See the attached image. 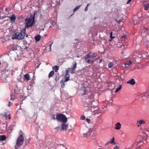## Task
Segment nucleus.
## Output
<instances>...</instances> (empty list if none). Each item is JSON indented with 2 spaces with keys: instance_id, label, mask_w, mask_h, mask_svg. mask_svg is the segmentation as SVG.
Here are the masks:
<instances>
[{
  "instance_id": "1",
  "label": "nucleus",
  "mask_w": 149,
  "mask_h": 149,
  "mask_svg": "<svg viewBox=\"0 0 149 149\" xmlns=\"http://www.w3.org/2000/svg\"><path fill=\"white\" fill-rule=\"evenodd\" d=\"M94 101L93 97L91 96L86 98L83 102V106L86 108V110L88 111V113H91L93 112L94 113L93 114H94L97 113V110L95 109V106L93 104Z\"/></svg>"
},
{
  "instance_id": "2",
  "label": "nucleus",
  "mask_w": 149,
  "mask_h": 149,
  "mask_svg": "<svg viewBox=\"0 0 149 149\" xmlns=\"http://www.w3.org/2000/svg\"><path fill=\"white\" fill-rule=\"evenodd\" d=\"M25 30L26 28L31 27L35 24V17L31 15L30 17L27 18L25 19Z\"/></svg>"
},
{
  "instance_id": "3",
  "label": "nucleus",
  "mask_w": 149,
  "mask_h": 149,
  "mask_svg": "<svg viewBox=\"0 0 149 149\" xmlns=\"http://www.w3.org/2000/svg\"><path fill=\"white\" fill-rule=\"evenodd\" d=\"M25 29H22L20 33H15L14 37H12L13 39H24V37L26 36H28V35H26Z\"/></svg>"
},
{
  "instance_id": "4",
  "label": "nucleus",
  "mask_w": 149,
  "mask_h": 149,
  "mask_svg": "<svg viewBox=\"0 0 149 149\" xmlns=\"http://www.w3.org/2000/svg\"><path fill=\"white\" fill-rule=\"evenodd\" d=\"M24 141V138L22 134H20L18 137L16 141V145L15 146V149H19V146L23 145Z\"/></svg>"
},
{
  "instance_id": "5",
  "label": "nucleus",
  "mask_w": 149,
  "mask_h": 149,
  "mask_svg": "<svg viewBox=\"0 0 149 149\" xmlns=\"http://www.w3.org/2000/svg\"><path fill=\"white\" fill-rule=\"evenodd\" d=\"M56 119L59 122H62L63 123H65L67 121V119L65 116L61 114H57Z\"/></svg>"
},
{
  "instance_id": "6",
  "label": "nucleus",
  "mask_w": 149,
  "mask_h": 149,
  "mask_svg": "<svg viewBox=\"0 0 149 149\" xmlns=\"http://www.w3.org/2000/svg\"><path fill=\"white\" fill-rule=\"evenodd\" d=\"M1 115L6 120H9L11 118L10 113L7 110L3 112L1 114Z\"/></svg>"
},
{
  "instance_id": "7",
  "label": "nucleus",
  "mask_w": 149,
  "mask_h": 149,
  "mask_svg": "<svg viewBox=\"0 0 149 149\" xmlns=\"http://www.w3.org/2000/svg\"><path fill=\"white\" fill-rule=\"evenodd\" d=\"M139 95L142 97L143 100L149 98V89L144 93H141Z\"/></svg>"
},
{
  "instance_id": "8",
  "label": "nucleus",
  "mask_w": 149,
  "mask_h": 149,
  "mask_svg": "<svg viewBox=\"0 0 149 149\" xmlns=\"http://www.w3.org/2000/svg\"><path fill=\"white\" fill-rule=\"evenodd\" d=\"M142 133L143 134V136L146 137L147 140H149V128L144 129L143 130Z\"/></svg>"
},
{
  "instance_id": "9",
  "label": "nucleus",
  "mask_w": 149,
  "mask_h": 149,
  "mask_svg": "<svg viewBox=\"0 0 149 149\" xmlns=\"http://www.w3.org/2000/svg\"><path fill=\"white\" fill-rule=\"evenodd\" d=\"M7 124L6 123H3L1 126V133L6 131L7 127Z\"/></svg>"
},
{
  "instance_id": "10",
  "label": "nucleus",
  "mask_w": 149,
  "mask_h": 149,
  "mask_svg": "<svg viewBox=\"0 0 149 149\" xmlns=\"http://www.w3.org/2000/svg\"><path fill=\"white\" fill-rule=\"evenodd\" d=\"M14 91V93H12L10 95L11 98L10 100H14L15 98L19 97L17 93L16 92H15V90Z\"/></svg>"
},
{
  "instance_id": "11",
  "label": "nucleus",
  "mask_w": 149,
  "mask_h": 149,
  "mask_svg": "<svg viewBox=\"0 0 149 149\" xmlns=\"http://www.w3.org/2000/svg\"><path fill=\"white\" fill-rule=\"evenodd\" d=\"M80 92L82 95H86L87 93L86 88L84 86L82 87L81 88Z\"/></svg>"
},
{
  "instance_id": "12",
  "label": "nucleus",
  "mask_w": 149,
  "mask_h": 149,
  "mask_svg": "<svg viewBox=\"0 0 149 149\" xmlns=\"http://www.w3.org/2000/svg\"><path fill=\"white\" fill-rule=\"evenodd\" d=\"M146 123V121L143 120H137L136 122V125L138 127H139L143 124H145Z\"/></svg>"
},
{
  "instance_id": "13",
  "label": "nucleus",
  "mask_w": 149,
  "mask_h": 149,
  "mask_svg": "<svg viewBox=\"0 0 149 149\" xmlns=\"http://www.w3.org/2000/svg\"><path fill=\"white\" fill-rule=\"evenodd\" d=\"M147 142V141L144 139H143L142 140L139 141L138 142L137 145H138V146H141L143 144L146 143Z\"/></svg>"
},
{
  "instance_id": "14",
  "label": "nucleus",
  "mask_w": 149,
  "mask_h": 149,
  "mask_svg": "<svg viewBox=\"0 0 149 149\" xmlns=\"http://www.w3.org/2000/svg\"><path fill=\"white\" fill-rule=\"evenodd\" d=\"M9 18L10 19L11 23H13L15 22L16 17L14 14H12L11 16L9 17Z\"/></svg>"
},
{
  "instance_id": "15",
  "label": "nucleus",
  "mask_w": 149,
  "mask_h": 149,
  "mask_svg": "<svg viewBox=\"0 0 149 149\" xmlns=\"http://www.w3.org/2000/svg\"><path fill=\"white\" fill-rule=\"evenodd\" d=\"M121 125L120 123L118 122L115 124L114 128L116 130H119L121 128Z\"/></svg>"
},
{
  "instance_id": "16",
  "label": "nucleus",
  "mask_w": 149,
  "mask_h": 149,
  "mask_svg": "<svg viewBox=\"0 0 149 149\" xmlns=\"http://www.w3.org/2000/svg\"><path fill=\"white\" fill-rule=\"evenodd\" d=\"M127 84H129L132 85H134L135 84V81L133 79H132L127 81Z\"/></svg>"
},
{
  "instance_id": "17",
  "label": "nucleus",
  "mask_w": 149,
  "mask_h": 149,
  "mask_svg": "<svg viewBox=\"0 0 149 149\" xmlns=\"http://www.w3.org/2000/svg\"><path fill=\"white\" fill-rule=\"evenodd\" d=\"M68 125L65 123H63L61 125V129L63 130H66L67 129Z\"/></svg>"
},
{
  "instance_id": "18",
  "label": "nucleus",
  "mask_w": 149,
  "mask_h": 149,
  "mask_svg": "<svg viewBox=\"0 0 149 149\" xmlns=\"http://www.w3.org/2000/svg\"><path fill=\"white\" fill-rule=\"evenodd\" d=\"M131 64L132 62L131 61H127L125 64V67L126 68H128L131 65Z\"/></svg>"
},
{
  "instance_id": "19",
  "label": "nucleus",
  "mask_w": 149,
  "mask_h": 149,
  "mask_svg": "<svg viewBox=\"0 0 149 149\" xmlns=\"http://www.w3.org/2000/svg\"><path fill=\"white\" fill-rule=\"evenodd\" d=\"M77 63L76 62H74L72 63V66L71 67V69L72 70H74L77 68Z\"/></svg>"
},
{
  "instance_id": "20",
  "label": "nucleus",
  "mask_w": 149,
  "mask_h": 149,
  "mask_svg": "<svg viewBox=\"0 0 149 149\" xmlns=\"http://www.w3.org/2000/svg\"><path fill=\"white\" fill-rule=\"evenodd\" d=\"M8 66V64L6 62H4L2 64V68L5 69L7 68Z\"/></svg>"
},
{
  "instance_id": "21",
  "label": "nucleus",
  "mask_w": 149,
  "mask_h": 149,
  "mask_svg": "<svg viewBox=\"0 0 149 149\" xmlns=\"http://www.w3.org/2000/svg\"><path fill=\"white\" fill-rule=\"evenodd\" d=\"M114 138L113 137L112 139H111V140L110 141H109L107 143V144L109 143L112 144H115V143L114 142Z\"/></svg>"
},
{
  "instance_id": "22",
  "label": "nucleus",
  "mask_w": 149,
  "mask_h": 149,
  "mask_svg": "<svg viewBox=\"0 0 149 149\" xmlns=\"http://www.w3.org/2000/svg\"><path fill=\"white\" fill-rule=\"evenodd\" d=\"M41 37L39 35L36 36L35 37V39L36 41H38L40 39Z\"/></svg>"
},
{
  "instance_id": "23",
  "label": "nucleus",
  "mask_w": 149,
  "mask_h": 149,
  "mask_svg": "<svg viewBox=\"0 0 149 149\" xmlns=\"http://www.w3.org/2000/svg\"><path fill=\"white\" fill-rule=\"evenodd\" d=\"M6 139V137L5 135H1V141H5Z\"/></svg>"
},
{
  "instance_id": "24",
  "label": "nucleus",
  "mask_w": 149,
  "mask_h": 149,
  "mask_svg": "<svg viewBox=\"0 0 149 149\" xmlns=\"http://www.w3.org/2000/svg\"><path fill=\"white\" fill-rule=\"evenodd\" d=\"M24 77L28 81L29 80H30V78L29 77V75L28 74H25L24 75Z\"/></svg>"
},
{
  "instance_id": "25",
  "label": "nucleus",
  "mask_w": 149,
  "mask_h": 149,
  "mask_svg": "<svg viewBox=\"0 0 149 149\" xmlns=\"http://www.w3.org/2000/svg\"><path fill=\"white\" fill-rule=\"evenodd\" d=\"M54 72L53 70L51 71L49 74L48 77L49 78L52 77L54 74Z\"/></svg>"
},
{
  "instance_id": "26",
  "label": "nucleus",
  "mask_w": 149,
  "mask_h": 149,
  "mask_svg": "<svg viewBox=\"0 0 149 149\" xmlns=\"http://www.w3.org/2000/svg\"><path fill=\"white\" fill-rule=\"evenodd\" d=\"M58 66L57 65H55V66L53 67V69L55 70L56 72L58 71Z\"/></svg>"
},
{
  "instance_id": "27",
  "label": "nucleus",
  "mask_w": 149,
  "mask_h": 149,
  "mask_svg": "<svg viewBox=\"0 0 149 149\" xmlns=\"http://www.w3.org/2000/svg\"><path fill=\"white\" fill-rule=\"evenodd\" d=\"M114 64L112 62H109L108 63V67L109 68H111L113 67Z\"/></svg>"
},
{
  "instance_id": "28",
  "label": "nucleus",
  "mask_w": 149,
  "mask_h": 149,
  "mask_svg": "<svg viewBox=\"0 0 149 149\" xmlns=\"http://www.w3.org/2000/svg\"><path fill=\"white\" fill-rule=\"evenodd\" d=\"M65 79L64 81V82H66L68 81L70 79V75H68V76H65Z\"/></svg>"
},
{
  "instance_id": "29",
  "label": "nucleus",
  "mask_w": 149,
  "mask_h": 149,
  "mask_svg": "<svg viewBox=\"0 0 149 149\" xmlns=\"http://www.w3.org/2000/svg\"><path fill=\"white\" fill-rule=\"evenodd\" d=\"M149 8V4H146L144 5V9L147 10H148Z\"/></svg>"
},
{
  "instance_id": "30",
  "label": "nucleus",
  "mask_w": 149,
  "mask_h": 149,
  "mask_svg": "<svg viewBox=\"0 0 149 149\" xmlns=\"http://www.w3.org/2000/svg\"><path fill=\"white\" fill-rule=\"evenodd\" d=\"M55 143L52 142L50 144V147L51 148H53L55 149Z\"/></svg>"
},
{
  "instance_id": "31",
  "label": "nucleus",
  "mask_w": 149,
  "mask_h": 149,
  "mask_svg": "<svg viewBox=\"0 0 149 149\" xmlns=\"http://www.w3.org/2000/svg\"><path fill=\"white\" fill-rule=\"evenodd\" d=\"M70 70H71V68H68V69L66 70L65 75V76H68V75H69V71Z\"/></svg>"
},
{
  "instance_id": "32",
  "label": "nucleus",
  "mask_w": 149,
  "mask_h": 149,
  "mask_svg": "<svg viewBox=\"0 0 149 149\" xmlns=\"http://www.w3.org/2000/svg\"><path fill=\"white\" fill-rule=\"evenodd\" d=\"M122 87V85H119V87L117 88L116 90V91H115V93H116L119 91L121 88Z\"/></svg>"
},
{
  "instance_id": "33",
  "label": "nucleus",
  "mask_w": 149,
  "mask_h": 149,
  "mask_svg": "<svg viewBox=\"0 0 149 149\" xmlns=\"http://www.w3.org/2000/svg\"><path fill=\"white\" fill-rule=\"evenodd\" d=\"M89 58H93L94 57H95V55L96 54L95 53H93L92 54H91V53H89Z\"/></svg>"
},
{
  "instance_id": "34",
  "label": "nucleus",
  "mask_w": 149,
  "mask_h": 149,
  "mask_svg": "<svg viewBox=\"0 0 149 149\" xmlns=\"http://www.w3.org/2000/svg\"><path fill=\"white\" fill-rule=\"evenodd\" d=\"M81 6V5H80L76 7L75 8L73 9V11L74 12L76 10L78 9Z\"/></svg>"
},
{
  "instance_id": "35",
  "label": "nucleus",
  "mask_w": 149,
  "mask_h": 149,
  "mask_svg": "<svg viewBox=\"0 0 149 149\" xmlns=\"http://www.w3.org/2000/svg\"><path fill=\"white\" fill-rule=\"evenodd\" d=\"M134 147L133 146H131L129 147H127L125 148V149H135L134 148Z\"/></svg>"
},
{
  "instance_id": "36",
  "label": "nucleus",
  "mask_w": 149,
  "mask_h": 149,
  "mask_svg": "<svg viewBox=\"0 0 149 149\" xmlns=\"http://www.w3.org/2000/svg\"><path fill=\"white\" fill-rule=\"evenodd\" d=\"M106 110V108H105V109H102V110H101L100 111L98 112L99 113H104V111H105V110Z\"/></svg>"
},
{
  "instance_id": "37",
  "label": "nucleus",
  "mask_w": 149,
  "mask_h": 149,
  "mask_svg": "<svg viewBox=\"0 0 149 149\" xmlns=\"http://www.w3.org/2000/svg\"><path fill=\"white\" fill-rule=\"evenodd\" d=\"M65 82H64L63 80H62L60 82L61 83L63 84L61 85V87L63 88L65 86Z\"/></svg>"
},
{
  "instance_id": "38",
  "label": "nucleus",
  "mask_w": 149,
  "mask_h": 149,
  "mask_svg": "<svg viewBox=\"0 0 149 149\" xmlns=\"http://www.w3.org/2000/svg\"><path fill=\"white\" fill-rule=\"evenodd\" d=\"M86 62L89 63L93 64L94 63V61H92V60H87V61H86Z\"/></svg>"
},
{
  "instance_id": "39",
  "label": "nucleus",
  "mask_w": 149,
  "mask_h": 149,
  "mask_svg": "<svg viewBox=\"0 0 149 149\" xmlns=\"http://www.w3.org/2000/svg\"><path fill=\"white\" fill-rule=\"evenodd\" d=\"M88 58H89V54H88L85 56L84 58L86 60V59Z\"/></svg>"
},
{
  "instance_id": "40",
  "label": "nucleus",
  "mask_w": 149,
  "mask_h": 149,
  "mask_svg": "<svg viewBox=\"0 0 149 149\" xmlns=\"http://www.w3.org/2000/svg\"><path fill=\"white\" fill-rule=\"evenodd\" d=\"M86 117L84 115H82L81 116L80 118L81 120H84L85 119Z\"/></svg>"
},
{
  "instance_id": "41",
  "label": "nucleus",
  "mask_w": 149,
  "mask_h": 149,
  "mask_svg": "<svg viewBox=\"0 0 149 149\" xmlns=\"http://www.w3.org/2000/svg\"><path fill=\"white\" fill-rule=\"evenodd\" d=\"M90 5V4L89 3H88L87 4V6H86V8H85V11H87V10H88V6Z\"/></svg>"
},
{
  "instance_id": "42",
  "label": "nucleus",
  "mask_w": 149,
  "mask_h": 149,
  "mask_svg": "<svg viewBox=\"0 0 149 149\" xmlns=\"http://www.w3.org/2000/svg\"><path fill=\"white\" fill-rule=\"evenodd\" d=\"M112 32H111L110 33V37H111V39L110 40V41H111L112 40V38H114V37H112Z\"/></svg>"
},
{
  "instance_id": "43",
  "label": "nucleus",
  "mask_w": 149,
  "mask_h": 149,
  "mask_svg": "<svg viewBox=\"0 0 149 149\" xmlns=\"http://www.w3.org/2000/svg\"><path fill=\"white\" fill-rule=\"evenodd\" d=\"M52 118L53 120H55L56 119L55 115L54 114L52 115Z\"/></svg>"
},
{
  "instance_id": "44",
  "label": "nucleus",
  "mask_w": 149,
  "mask_h": 149,
  "mask_svg": "<svg viewBox=\"0 0 149 149\" xmlns=\"http://www.w3.org/2000/svg\"><path fill=\"white\" fill-rule=\"evenodd\" d=\"M86 120L87 122L88 123H90V119L86 118Z\"/></svg>"
},
{
  "instance_id": "45",
  "label": "nucleus",
  "mask_w": 149,
  "mask_h": 149,
  "mask_svg": "<svg viewBox=\"0 0 149 149\" xmlns=\"http://www.w3.org/2000/svg\"><path fill=\"white\" fill-rule=\"evenodd\" d=\"M113 149H119V147H118L117 146H116L114 147Z\"/></svg>"
},
{
  "instance_id": "46",
  "label": "nucleus",
  "mask_w": 149,
  "mask_h": 149,
  "mask_svg": "<svg viewBox=\"0 0 149 149\" xmlns=\"http://www.w3.org/2000/svg\"><path fill=\"white\" fill-rule=\"evenodd\" d=\"M53 42H52V43L50 44L49 46V51H50L51 50V46L52 45L53 43Z\"/></svg>"
},
{
  "instance_id": "47",
  "label": "nucleus",
  "mask_w": 149,
  "mask_h": 149,
  "mask_svg": "<svg viewBox=\"0 0 149 149\" xmlns=\"http://www.w3.org/2000/svg\"><path fill=\"white\" fill-rule=\"evenodd\" d=\"M12 104V103L11 102H9L8 104V106L9 107H10L11 106V104Z\"/></svg>"
},
{
  "instance_id": "48",
  "label": "nucleus",
  "mask_w": 149,
  "mask_h": 149,
  "mask_svg": "<svg viewBox=\"0 0 149 149\" xmlns=\"http://www.w3.org/2000/svg\"><path fill=\"white\" fill-rule=\"evenodd\" d=\"M70 73L72 74L74 73H75V70H72L71 72Z\"/></svg>"
},
{
  "instance_id": "49",
  "label": "nucleus",
  "mask_w": 149,
  "mask_h": 149,
  "mask_svg": "<svg viewBox=\"0 0 149 149\" xmlns=\"http://www.w3.org/2000/svg\"><path fill=\"white\" fill-rule=\"evenodd\" d=\"M131 1V0H128V1L127 2V4H129L130 3Z\"/></svg>"
},
{
  "instance_id": "50",
  "label": "nucleus",
  "mask_w": 149,
  "mask_h": 149,
  "mask_svg": "<svg viewBox=\"0 0 149 149\" xmlns=\"http://www.w3.org/2000/svg\"><path fill=\"white\" fill-rule=\"evenodd\" d=\"M5 142L3 143V142H1V145H3L4 144H5Z\"/></svg>"
},
{
  "instance_id": "51",
  "label": "nucleus",
  "mask_w": 149,
  "mask_h": 149,
  "mask_svg": "<svg viewBox=\"0 0 149 149\" xmlns=\"http://www.w3.org/2000/svg\"><path fill=\"white\" fill-rule=\"evenodd\" d=\"M118 22L120 23L121 22V20H119L118 21H117Z\"/></svg>"
},
{
  "instance_id": "52",
  "label": "nucleus",
  "mask_w": 149,
  "mask_h": 149,
  "mask_svg": "<svg viewBox=\"0 0 149 149\" xmlns=\"http://www.w3.org/2000/svg\"><path fill=\"white\" fill-rule=\"evenodd\" d=\"M39 65H37L36 66V68H38L39 67Z\"/></svg>"
},
{
  "instance_id": "53",
  "label": "nucleus",
  "mask_w": 149,
  "mask_h": 149,
  "mask_svg": "<svg viewBox=\"0 0 149 149\" xmlns=\"http://www.w3.org/2000/svg\"><path fill=\"white\" fill-rule=\"evenodd\" d=\"M58 80V79H56V78H55V81H57V80Z\"/></svg>"
},
{
  "instance_id": "54",
  "label": "nucleus",
  "mask_w": 149,
  "mask_h": 149,
  "mask_svg": "<svg viewBox=\"0 0 149 149\" xmlns=\"http://www.w3.org/2000/svg\"><path fill=\"white\" fill-rule=\"evenodd\" d=\"M146 30H148V29L147 28H145Z\"/></svg>"
},
{
  "instance_id": "55",
  "label": "nucleus",
  "mask_w": 149,
  "mask_h": 149,
  "mask_svg": "<svg viewBox=\"0 0 149 149\" xmlns=\"http://www.w3.org/2000/svg\"><path fill=\"white\" fill-rule=\"evenodd\" d=\"M18 105V103H16V106H17Z\"/></svg>"
},
{
  "instance_id": "56",
  "label": "nucleus",
  "mask_w": 149,
  "mask_h": 149,
  "mask_svg": "<svg viewBox=\"0 0 149 149\" xmlns=\"http://www.w3.org/2000/svg\"><path fill=\"white\" fill-rule=\"evenodd\" d=\"M101 61H101V60H100V61L99 62V63H100L101 62Z\"/></svg>"
},
{
  "instance_id": "57",
  "label": "nucleus",
  "mask_w": 149,
  "mask_h": 149,
  "mask_svg": "<svg viewBox=\"0 0 149 149\" xmlns=\"http://www.w3.org/2000/svg\"><path fill=\"white\" fill-rule=\"evenodd\" d=\"M77 56V57L78 58H79V56Z\"/></svg>"
},
{
  "instance_id": "58",
  "label": "nucleus",
  "mask_w": 149,
  "mask_h": 149,
  "mask_svg": "<svg viewBox=\"0 0 149 149\" xmlns=\"http://www.w3.org/2000/svg\"><path fill=\"white\" fill-rule=\"evenodd\" d=\"M41 2H42L44 1V0H41Z\"/></svg>"
},
{
  "instance_id": "59",
  "label": "nucleus",
  "mask_w": 149,
  "mask_h": 149,
  "mask_svg": "<svg viewBox=\"0 0 149 149\" xmlns=\"http://www.w3.org/2000/svg\"><path fill=\"white\" fill-rule=\"evenodd\" d=\"M148 64H149V60L148 61Z\"/></svg>"
}]
</instances>
